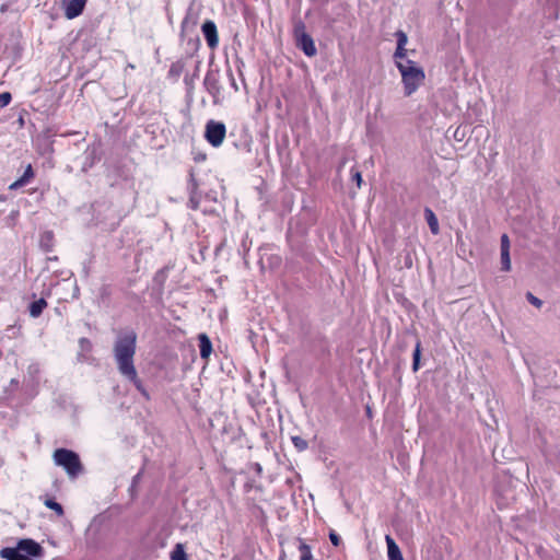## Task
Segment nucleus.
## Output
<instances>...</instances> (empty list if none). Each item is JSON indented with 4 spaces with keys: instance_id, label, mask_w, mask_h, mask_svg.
Listing matches in <instances>:
<instances>
[{
    "instance_id": "obj_1",
    "label": "nucleus",
    "mask_w": 560,
    "mask_h": 560,
    "mask_svg": "<svg viewBox=\"0 0 560 560\" xmlns=\"http://www.w3.org/2000/svg\"><path fill=\"white\" fill-rule=\"evenodd\" d=\"M137 332L131 328L119 331L113 345V355L117 370L125 380L132 383L145 398H149V394L143 387L135 366Z\"/></svg>"
},
{
    "instance_id": "obj_2",
    "label": "nucleus",
    "mask_w": 560,
    "mask_h": 560,
    "mask_svg": "<svg viewBox=\"0 0 560 560\" xmlns=\"http://www.w3.org/2000/svg\"><path fill=\"white\" fill-rule=\"evenodd\" d=\"M396 67L401 74L404 94L405 96H410L423 83L425 79L424 71L420 66L408 58L404 60H397Z\"/></svg>"
},
{
    "instance_id": "obj_3",
    "label": "nucleus",
    "mask_w": 560,
    "mask_h": 560,
    "mask_svg": "<svg viewBox=\"0 0 560 560\" xmlns=\"http://www.w3.org/2000/svg\"><path fill=\"white\" fill-rule=\"evenodd\" d=\"M52 458L55 464L62 467L70 478H77L84 469L80 456L72 450L57 448Z\"/></svg>"
},
{
    "instance_id": "obj_4",
    "label": "nucleus",
    "mask_w": 560,
    "mask_h": 560,
    "mask_svg": "<svg viewBox=\"0 0 560 560\" xmlns=\"http://www.w3.org/2000/svg\"><path fill=\"white\" fill-rule=\"evenodd\" d=\"M295 46L301 49L307 57H314L317 49L312 36L305 32V24L299 22L294 25Z\"/></svg>"
},
{
    "instance_id": "obj_5",
    "label": "nucleus",
    "mask_w": 560,
    "mask_h": 560,
    "mask_svg": "<svg viewBox=\"0 0 560 560\" xmlns=\"http://www.w3.org/2000/svg\"><path fill=\"white\" fill-rule=\"evenodd\" d=\"M226 135V127L222 121L209 120L205 128L206 140L214 148L222 144Z\"/></svg>"
},
{
    "instance_id": "obj_6",
    "label": "nucleus",
    "mask_w": 560,
    "mask_h": 560,
    "mask_svg": "<svg viewBox=\"0 0 560 560\" xmlns=\"http://www.w3.org/2000/svg\"><path fill=\"white\" fill-rule=\"evenodd\" d=\"M18 549L25 553L26 558H39L44 555V548L34 539L22 538L16 544Z\"/></svg>"
},
{
    "instance_id": "obj_7",
    "label": "nucleus",
    "mask_w": 560,
    "mask_h": 560,
    "mask_svg": "<svg viewBox=\"0 0 560 560\" xmlns=\"http://www.w3.org/2000/svg\"><path fill=\"white\" fill-rule=\"evenodd\" d=\"M203 86L207 92L213 97L214 104L218 102V97L221 93V85L219 80V71L218 70H209L206 73L203 80Z\"/></svg>"
},
{
    "instance_id": "obj_8",
    "label": "nucleus",
    "mask_w": 560,
    "mask_h": 560,
    "mask_svg": "<svg viewBox=\"0 0 560 560\" xmlns=\"http://www.w3.org/2000/svg\"><path fill=\"white\" fill-rule=\"evenodd\" d=\"M202 35L207 42V45L214 49L219 44L218 28L213 21L206 20L201 25Z\"/></svg>"
},
{
    "instance_id": "obj_9",
    "label": "nucleus",
    "mask_w": 560,
    "mask_h": 560,
    "mask_svg": "<svg viewBox=\"0 0 560 560\" xmlns=\"http://www.w3.org/2000/svg\"><path fill=\"white\" fill-rule=\"evenodd\" d=\"M510 238L508 234H502L500 238V260H501V270L510 271L511 270V257H510Z\"/></svg>"
},
{
    "instance_id": "obj_10",
    "label": "nucleus",
    "mask_w": 560,
    "mask_h": 560,
    "mask_svg": "<svg viewBox=\"0 0 560 560\" xmlns=\"http://www.w3.org/2000/svg\"><path fill=\"white\" fill-rule=\"evenodd\" d=\"M86 2L88 0H63L66 18L72 20L81 15Z\"/></svg>"
},
{
    "instance_id": "obj_11",
    "label": "nucleus",
    "mask_w": 560,
    "mask_h": 560,
    "mask_svg": "<svg viewBox=\"0 0 560 560\" xmlns=\"http://www.w3.org/2000/svg\"><path fill=\"white\" fill-rule=\"evenodd\" d=\"M395 36L397 38V47H396V51L394 52V58L395 60H404L406 59V54H407V50L405 48L407 42H408V36L407 34L401 31V30H398L396 33H395Z\"/></svg>"
},
{
    "instance_id": "obj_12",
    "label": "nucleus",
    "mask_w": 560,
    "mask_h": 560,
    "mask_svg": "<svg viewBox=\"0 0 560 560\" xmlns=\"http://www.w3.org/2000/svg\"><path fill=\"white\" fill-rule=\"evenodd\" d=\"M388 560H404L400 548L390 535L385 536Z\"/></svg>"
},
{
    "instance_id": "obj_13",
    "label": "nucleus",
    "mask_w": 560,
    "mask_h": 560,
    "mask_svg": "<svg viewBox=\"0 0 560 560\" xmlns=\"http://www.w3.org/2000/svg\"><path fill=\"white\" fill-rule=\"evenodd\" d=\"M200 357L207 360L212 352V342L207 334L202 332L198 335Z\"/></svg>"
},
{
    "instance_id": "obj_14",
    "label": "nucleus",
    "mask_w": 560,
    "mask_h": 560,
    "mask_svg": "<svg viewBox=\"0 0 560 560\" xmlns=\"http://www.w3.org/2000/svg\"><path fill=\"white\" fill-rule=\"evenodd\" d=\"M0 557L5 560H32L25 557L18 547H5L0 550Z\"/></svg>"
},
{
    "instance_id": "obj_15",
    "label": "nucleus",
    "mask_w": 560,
    "mask_h": 560,
    "mask_svg": "<svg viewBox=\"0 0 560 560\" xmlns=\"http://www.w3.org/2000/svg\"><path fill=\"white\" fill-rule=\"evenodd\" d=\"M34 177V171H33V167L31 164H28L26 166V168L24 170V173L23 175L16 179L14 183H12L10 186H9V189L11 190H15L20 187H23L24 185H26L31 178Z\"/></svg>"
},
{
    "instance_id": "obj_16",
    "label": "nucleus",
    "mask_w": 560,
    "mask_h": 560,
    "mask_svg": "<svg viewBox=\"0 0 560 560\" xmlns=\"http://www.w3.org/2000/svg\"><path fill=\"white\" fill-rule=\"evenodd\" d=\"M39 246L45 253H50L54 249V233L51 231H45L40 234Z\"/></svg>"
},
{
    "instance_id": "obj_17",
    "label": "nucleus",
    "mask_w": 560,
    "mask_h": 560,
    "mask_svg": "<svg viewBox=\"0 0 560 560\" xmlns=\"http://www.w3.org/2000/svg\"><path fill=\"white\" fill-rule=\"evenodd\" d=\"M184 69H185V62L183 59L172 62V65L168 69V73H167L168 79H171L173 81H177L179 79V77L182 75V73L184 72Z\"/></svg>"
},
{
    "instance_id": "obj_18",
    "label": "nucleus",
    "mask_w": 560,
    "mask_h": 560,
    "mask_svg": "<svg viewBox=\"0 0 560 560\" xmlns=\"http://www.w3.org/2000/svg\"><path fill=\"white\" fill-rule=\"evenodd\" d=\"M424 218L428 222V225H429L432 234H434V235L439 234V232H440L439 221H438L435 213L430 208L424 209Z\"/></svg>"
},
{
    "instance_id": "obj_19",
    "label": "nucleus",
    "mask_w": 560,
    "mask_h": 560,
    "mask_svg": "<svg viewBox=\"0 0 560 560\" xmlns=\"http://www.w3.org/2000/svg\"><path fill=\"white\" fill-rule=\"evenodd\" d=\"M46 306L47 302L44 298L33 301L28 306L30 315L34 318L39 317Z\"/></svg>"
},
{
    "instance_id": "obj_20",
    "label": "nucleus",
    "mask_w": 560,
    "mask_h": 560,
    "mask_svg": "<svg viewBox=\"0 0 560 560\" xmlns=\"http://www.w3.org/2000/svg\"><path fill=\"white\" fill-rule=\"evenodd\" d=\"M421 360V341L418 340L412 353V371L417 372L420 368Z\"/></svg>"
},
{
    "instance_id": "obj_21",
    "label": "nucleus",
    "mask_w": 560,
    "mask_h": 560,
    "mask_svg": "<svg viewBox=\"0 0 560 560\" xmlns=\"http://www.w3.org/2000/svg\"><path fill=\"white\" fill-rule=\"evenodd\" d=\"M44 504L48 509L55 511L57 513V515H59V516H62L65 514L62 505L54 499H50V498L46 499Z\"/></svg>"
},
{
    "instance_id": "obj_22",
    "label": "nucleus",
    "mask_w": 560,
    "mask_h": 560,
    "mask_svg": "<svg viewBox=\"0 0 560 560\" xmlns=\"http://www.w3.org/2000/svg\"><path fill=\"white\" fill-rule=\"evenodd\" d=\"M200 203V194L199 191H189V200H188V208L191 210H197L199 208Z\"/></svg>"
},
{
    "instance_id": "obj_23",
    "label": "nucleus",
    "mask_w": 560,
    "mask_h": 560,
    "mask_svg": "<svg viewBox=\"0 0 560 560\" xmlns=\"http://www.w3.org/2000/svg\"><path fill=\"white\" fill-rule=\"evenodd\" d=\"M292 443L299 452H303L308 447V443L303 438L295 435L292 436Z\"/></svg>"
},
{
    "instance_id": "obj_24",
    "label": "nucleus",
    "mask_w": 560,
    "mask_h": 560,
    "mask_svg": "<svg viewBox=\"0 0 560 560\" xmlns=\"http://www.w3.org/2000/svg\"><path fill=\"white\" fill-rule=\"evenodd\" d=\"M171 559L172 560H187L186 552L184 551L182 545H179V544L176 545L175 549L172 552Z\"/></svg>"
},
{
    "instance_id": "obj_25",
    "label": "nucleus",
    "mask_w": 560,
    "mask_h": 560,
    "mask_svg": "<svg viewBox=\"0 0 560 560\" xmlns=\"http://www.w3.org/2000/svg\"><path fill=\"white\" fill-rule=\"evenodd\" d=\"M199 184L197 179L195 178V174L192 171L189 173V182H188V191H198Z\"/></svg>"
},
{
    "instance_id": "obj_26",
    "label": "nucleus",
    "mask_w": 560,
    "mask_h": 560,
    "mask_svg": "<svg viewBox=\"0 0 560 560\" xmlns=\"http://www.w3.org/2000/svg\"><path fill=\"white\" fill-rule=\"evenodd\" d=\"M526 300H527L532 305H534V306H536V307H538V308H539V307H541V306H542V304H544V302H542L540 299H538L537 296H535L532 292H527V293H526Z\"/></svg>"
},
{
    "instance_id": "obj_27",
    "label": "nucleus",
    "mask_w": 560,
    "mask_h": 560,
    "mask_svg": "<svg viewBox=\"0 0 560 560\" xmlns=\"http://www.w3.org/2000/svg\"><path fill=\"white\" fill-rule=\"evenodd\" d=\"M12 101V95L10 92L0 93V107H5Z\"/></svg>"
},
{
    "instance_id": "obj_28",
    "label": "nucleus",
    "mask_w": 560,
    "mask_h": 560,
    "mask_svg": "<svg viewBox=\"0 0 560 560\" xmlns=\"http://www.w3.org/2000/svg\"><path fill=\"white\" fill-rule=\"evenodd\" d=\"M199 63H200V62H198V63H197V66H196V71H195V73H194L191 77L186 75V77L184 78L185 84L187 85V88H188V89L192 88L194 79L197 77V72H198V70H199Z\"/></svg>"
},
{
    "instance_id": "obj_29",
    "label": "nucleus",
    "mask_w": 560,
    "mask_h": 560,
    "mask_svg": "<svg viewBox=\"0 0 560 560\" xmlns=\"http://www.w3.org/2000/svg\"><path fill=\"white\" fill-rule=\"evenodd\" d=\"M329 540L335 547L341 544V538L335 530L329 532Z\"/></svg>"
},
{
    "instance_id": "obj_30",
    "label": "nucleus",
    "mask_w": 560,
    "mask_h": 560,
    "mask_svg": "<svg viewBox=\"0 0 560 560\" xmlns=\"http://www.w3.org/2000/svg\"><path fill=\"white\" fill-rule=\"evenodd\" d=\"M142 471H143V470L141 469L137 475H135V476H133L132 481H131V486H130V489H129V490H130V492H133V491H135V489H136V487H137V486H138V483L140 482L141 477H142Z\"/></svg>"
},
{
    "instance_id": "obj_31",
    "label": "nucleus",
    "mask_w": 560,
    "mask_h": 560,
    "mask_svg": "<svg viewBox=\"0 0 560 560\" xmlns=\"http://www.w3.org/2000/svg\"><path fill=\"white\" fill-rule=\"evenodd\" d=\"M412 264L413 262H412V257H411L410 252L409 250H405L404 252V266L409 269V268L412 267Z\"/></svg>"
},
{
    "instance_id": "obj_32",
    "label": "nucleus",
    "mask_w": 560,
    "mask_h": 560,
    "mask_svg": "<svg viewBox=\"0 0 560 560\" xmlns=\"http://www.w3.org/2000/svg\"><path fill=\"white\" fill-rule=\"evenodd\" d=\"M352 180L357 183V186L360 188L363 182L362 174L359 171L352 172Z\"/></svg>"
},
{
    "instance_id": "obj_33",
    "label": "nucleus",
    "mask_w": 560,
    "mask_h": 560,
    "mask_svg": "<svg viewBox=\"0 0 560 560\" xmlns=\"http://www.w3.org/2000/svg\"><path fill=\"white\" fill-rule=\"evenodd\" d=\"M228 74H229L232 86L234 88L235 91H238V86L235 82V78H234V74L231 69L229 70Z\"/></svg>"
},
{
    "instance_id": "obj_34",
    "label": "nucleus",
    "mask_w": 560,
    "mask_h": 560,
    "mask_svg": "<svg viewBox=\"0 0 560 560\" xmlns=\"http://www.w3.org/2000/svg\"><path fill=\"white\" fill-rule=\"evenodd\" d=\"M465 137V132L464 131H460L459 128H457L454 132V138L458 141H462L463 138Z\"/></svg>"
},
{
    "instance_id": "obj_35",
    "label": "nucleus",
    "mask_w": 560,
    "mask_h": 560,
    "mask_svg": "<svg viewBox=\"0 0 560 560\" xmlns=\"http://www.w3.org/2000/svg\"><path fill=\"white\" fill-rule=\"evenodd\" d=\"M254 468H255V470H256V472H257V474H261V471H262V467L260 466V464L255 463V464H254Z\"/></svg>"
},
{
    "instance_id": "obj_36",
    "label": "nucleus",
    "mask_w": 560,
    "mask_h": 560,
    "mask_svg": "<svg viewBox=\"0 0 560 560\" xmlns=\"http://www.w3.org/2000/svg\"><path fill=\"white\" fill-rule=\"evenodd\" d=\"M80 343H81L82 346H85V343H86V345H90V341H89V339H86V338H81V339H80Z\"/></svg>"
},
{
    "instance_id": "obj_37",
    "label": "nucleus",
    "mask_w": 560,
    "mask_h": 560,
    "mask_svg": "<svg viewBox=\"0 0 560 560\" xmlns=\"http://www.w3.org/2000/svg\"><path fill=\"white\" fill-rule=\"evenodd\" d=\"M366 412H368V415H371V409H370V407H368Z\"/></svg>"
}]
</instances>
